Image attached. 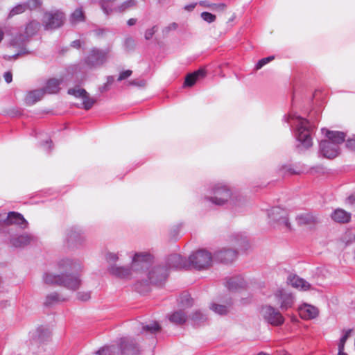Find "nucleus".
<instances>
[{
	"mask_svg": "<svg viewBox=\"0 0 355 355\" xmlns=\"http://www.w3.org/2000/svg\"><path fill=\"white\" fill-rule=\"evenodd\" d=\"M131 266H119L116 263L108 266V272L117 278L129 279L136 274L135 277L141 279L146 284H157L165 278L166 272L161 267L149 266L153 261V255L148 252H135L131 255Z\"/></svg>",
	"mask_w": 355,
	"mask_h": 355,
	"instance_id": "obj_1",
	"label": "nucleus"
},
{
	"mask_svg": "<svg viewBox=\"0 0 355 355\" xmlns=\"http://www.w3.org/2000/svg\"><path fill=\"white\" fill-rule=\"evenodd\" d=\"M283 121L293 128L294 136L298 142L297 147L301 150L308 149L313 145L314 125L307 119L295 113L284 116Z\"/></svg>",
	"mask_w": 355,
	"mask_h": 355,
	"instance_id": "obj_2",
	"label": "nucleus"
},
{
	"mask_svg": "<svg viewBox=\"0 0 355 355\" xmlns=\"http://www.w3.org/2000/svg\"><path fill=\"white\" fill-rule=\"evenodd\" d=\"M210 196L205 197V200L217 206H223L229 202L235 205H243V197L234 192L230 187L223 182H215L209 187Z\"/></svg>",
	"mask_w": 355,
	"mask_h": 355,
	"instance_id": "obj_3",
	"label": "nucleus"
},
{
	"mask_svg": "<svg viewBox=\"0 0 355 355\" xmlns=\"http://www.w3.org/2000/svg\"><path fill=\"white\" fill-rule=\"evenodd\" d=\"M322 132L326 139L320 143V152L322 155L328 159H333L340 153V144L345 140V134L340 131H331L325 128Z\"/></svg>",
	"mask_w": 355,
	"mask_h": 355,
	"instance_id": "obj_4",
	"label": "nucleus"
},
{
	"mask_svg": "<svg viewBox=\"0 0 355 355\" xmlns=\"http://www.w3.org/2000/svg\"><path fill=\"white\" fill-rule=\"evenodd\" d=\"M110 58V49H101L94 47L84 58V64L90 69L103 67Z\"/></svg>",
	"mask_w": 355,
	"mask_h": 355,
	"instance_id": "obj_5",
	"label": "nucleus"
},
{
	"mask_svg": "<svg viewBox=\"0 0 355 355\" xmlns=\"http://www.w3.org/2000/svg\"><path fill=\"white\" fill-rule=\"evenodd\" d=\"M189 268L198 270L206 269L211 265V254L205 250H199L192 253L189 259Z\"/></svg>",
	"mask_w": 355,
	"mask_h": 355,
	"instance_id": "obj_6",
	"label": "nucleus"
},
{
	"mask_svg": "<svg viewBox=\"0 0 355 355\" xmlns=\"http://www.w3.org/2000/svg\"><path fill=\"white\" fill-rule=\"evenodd\" d=\"M263 320L272 326H280L284 322V318L280 311L271 305H265L261 309Z\"/></svg>",
	"mask_w": 355,
	"mask_h": 355,
	"instance_id": "obj_7",
	"label": "nucleus"
},
{
	"mask_svg": "<svg viewBox=\"0 0 355 355\" xmlns=\"http://www.w3.org/2000/svg\"><path fill=\"white\" fill-rule=\"evenodd\" d=\"M64 14L59 10L47 12L43 17L45 30H53L60 27L64 22Z\"/></svg>",
	"mask_w": 355,
	"mask_h": 355,
	"instance_id": "obj_8",
	"label": "nucleus"
},
{
	"mask_svg": "<svg viewBox=\"0 0 355 355\" xmlns=\"http://www.w3.org/2000/svg\"><path fill=\"white\" fill-rule=\"evenodd\" d=\"M158 267H161L164 269V271L166 272V276L164 279L161 282H159L157 284L162 283L167 276V268H173V269H185L189 268V260L183 258L180 254H173L168 257L166 261V266H158ZM154 268H157V266H155Z\"/></svg>",
	"mask_w": 355,
	"mask_h": 355,
	"instance_id": "obj_9",
	"label": "nucleus"
},
{
	"mask_svg": "<svg viewBox=\"0 0 355 355\" xmlns=\"http://www.w3.org/2000/svg\"><path fill=\"white\" fill-rule=\"evenodd\" d=\"M40 28V24L38 21H30L26 26L25 35L22 34L17 35L12 40L11 44L15 46H23L28 40V37L36 34L39 31Z\"/></svg>",
	"mask_w": 355,
	"mask_h": 355,
	"instance_id": "obj_10",
	"label": "nucleus"
},
{
	"mask_svg": "<svg viewBox=\"0 0 355 355\" xmlns=\"http://www.w3.org/2000/svg\"><path fill=\"white\" fill-rule=\"evenodd\" d=\"M274 299L282 311L291 309L295 303V296L284 289H279L274 293Z\"/></svg>",
	"mask_w": 355,
	"mask_h": 355,
	"instance_id": "obj_11",
	"label": "nucleus"
},
{
	"mask_svg": "<svg viewBox=\"0 0 355 355\" xmlns=\"http://www.w3.org/2000/svg\"><path fill=\"white\" fill-rule=\"evenodd\" d=\"M268 218L270 223H278L279 225H284L287 229L291 230V224L288 222L287 211L279 207H275L268 211Z\"/></svg>",
	"mask_w": 355,
	"mask_h": 355,
	"instance_id": "obj_12",
	"label": "nucleus"
},
{
	"mask_svg": "<svg viewBox=\"0 0 355 355\" xmlns=\"http://www.w3.org/2000/svg\"><path fill=\"white\" fill-rule=\"evenodd\" d=\"M68 94L77 98H80L83 101V107L86 110H90L96 101V99L91 97L85 89L80 87L69 89Z\"/></svg>",
	"mask_w": 355,
	"mask_h": 355,
	"instance_id": "obj_13",
	"label": "nucleus"
},
{
	"mask_svg": "<svg viewBox=\"0 0 355 355\" xmlns=\"http://www.w3.org/2000/svg\"><path fill=\"white\" fill-rule=\"evenodd\" d=\"M58 268L64 272H82L83 270V263L79 259L63 258L58 261Z\"/></svg>",
	"mask_w": 355,
	"mask_h": 355,
	"instance_id": "obj_14",
	"label": "nucleus"
},
{
	"mask_svg": "<svg viewBox=\"0 0 355 355\" xmlns=\"http://www.w3.org/2000/svg\"><path fill=\"white\" fill-rule=\"evenodd\" d=\"M83 231L79 227L68 228L64 234V242L68 246L80 244L83 241Z\"/></svg>",
	"mask_w": 355,
	"mask_h": 355,
	"instance_id": "obj_15",
	"label": "nucleus"
},
{
	"mask_svg": "<svg viewBox=\"0 0 355 355\" xmlns=\"http://www.w3.org/2000/svg\"><path fill=\"white\" fill-rule=\"evenodd\" d=\"M51 332L45 327L40 326L29 333L31 341L34 345H39L47 341L50 338Z\"/></svg>",
	"mask_w": 355,
	"mask_h": 355,
	"instance_id": "obj_16",
	"label": "nucleus"
},
{
	"mask_svg": "<svg viewBox=\"0 0 355 355\" xmlns=\"http://www.w3.org/2000/svg\"><path fill=\"white\" fill-rule=\"evenodd\" d=\"M81 285V279L78 275H72L68 273H62L61 285L73 291L79 288Z\"/></svg>",
	"mask_w": 355,
	"mask_h": 355,
	"instance_id": "obj_17",
	"label": "nucleus"
},
{
	"mask_svg": "<svg viewBox=\"0 0 355 355\" xmlns=\"http://www.w3.org/2000/svg\"><path fill=\"white\" fill-rule=\"evenodd\" d=\"M35 241V237L30 234L24 233L13 236L10 239V243L15 248H24Z\"/></svg>",
	"mask_w": 355,
	"mask_h": 355,
	"instance_id": "obj_18",
	"label": "nucleus"
},
{
	"mask_svg": "<svg viewBox=\"0 0 355 355\" xmlns=\"http://www.w3.org/2000/svg\"><path fill=\"white\" fill-rule=\"evenodd\" d=\"M120 349L121 355H138L139 354V347L132 339L128 338L121 339Z\"/></svg>",
	"mask_w": 355,
	"mask_h": 355,
	"instance_id": "obj_19",
	"label": "nucleus"
},
{
	"mask_svg": "<svg viewBox=\"0 0 355 355\" xmlns=\"http://www.w3.org/2000/svg\"><path fill=\"white\" fill-rule=\"evenodd\" d=\"M298 313L302 319L311 320L318 315L319 311L315 306L304 303L298 307Z\"/></svg>",
	"mask_w": 355,
	"mask_h": 355,
	"instance_id": "obj_20",
	"label": "nucleus"
},
{
	"mask_svg": "<svg viewBox=\"0 0 355 355\" xmlns=\"http://www.w3.org/2000/svg\"><path fill=\"white\" fill-rule=\"evenodd\" d=\"M287 282L293 288L300 291H306L311 288V284L308 282L296 275H289L287 277Z\"/></svg>",
	"mask_w": 355,
	"mask_h": 355,
	"instance_id": "obj_21",
	"label": "nucleus"
},
{
	"mask_svg": "<svg viewBox=\"0 0 355 355\" xmlns=\"http://www.w3.org/2000/svg\"><path fill=\"white\" fill-rule=\"evenodd\" d=\"M4 220L8 225H17L21 229H26L28 227L27 220L17 212H10Z\"/></svg>",
	"mask_w": 355,
	"mask_h": 355,
	"instance_id": "obj_22",
	"label": "nucleus"
},
{
	"mask_svg": "<svg viewBox=\"0 0 355 355\" xmlns=\"http://www.w3.org/2000/svg\"><path fill=\"white\" fill-rule=\"evenodd\" d=\"M236 251L232 249L219 250L215 253V258L220 262L228 263L236 257Z\"/></svg>",
	"mask_w": 355,
	"mask_h": 355,
	"instance_id": "obj_23",
	"label": "nucleus"
},
{
	"mask_svg": "<svg viewBox=\"0 0 355 355\" xmlns=\"http://www.w3.org/2000/svg\"><path fill=\"white\" fill-rule=\"evenodd\" d=\"M44 95V91L42 89L29 91L24 98L25 103L28 105H32L40 101Z\"/></svg>",
	"mask_w": 355,
	"mask_h": 355,
	"instance_id": "obj_24",
	"label": "nucleus"
},
{
	"mask_svg": "<svg viewBox=\"0 0 355 355\" xmlns=\"http://www.w3.org/2000/svg\"><path fill=\"white\" fill-rule=\"evenodd\" d=\"M206 71L205 69H200L193 73L188 74L184 80V87H192L196 82L200 79L205 77Z\"/></svg>",
	"mask_w": 355,
	"mask_h": 355,
	"instance_id": "obj_25",
	"label": "nucleus"
},
{
	"mask_svg": "<svg viewBox=\"0 0 355 355\" xmlns=\"http://www.w3.org/2000/svg\"><path fill=\"white\" fill-rule=\"evenodd\" d=\"M42 279L46 284L60 286L62 282V273L55 274L52 272H45L43 274Z\"/></svg>",
	"mask_w": 355,
	"mask_h": 355,
	"instance_id": "obj_26",
	"label": "nucleus"
},
{
	"mask_svg": "<svg viewBox=\"0 0 355 355\" xmlns=\"http://www.w3.org/2000/svg\"><path fill=\"white\" fill-rule=\"evenodd\" d=\"M62 83V80L56 78H51L47 80L46 85L44 89V94L47 93L49 94H56L60 89V85Z\"/></svg>",
	"mask_w": 355,
	"mask_h": 355,
	"instance_id": "obj_27",
	"label": "nucleus"
},
{
	"mask_svg": "<svg viewBox=\"0 0 355 355\" xmlns=\"http://www.w3.org/2000/svg\"><path fill=\"white\" fill-rule=\"evenodd\" d=\"M331 218L338 223H347L351 218V214L344 209H337L331 215Z\"/></svg>",
	"mask_w": 355,
	"mask_h": 355,
	"instance_id": "obj_28",
	"label": "nucleus"
},
{
	"mask_svg": "<svg viewBox=\"0 0 355 355\" xmlns=\"http://www.w3.org/2000/svg\"><path fill=\"white\" fill-rule=\"evenodd\" d=\"M187 319L186 313L182 310L176 311L169 316V320L175 324H182Z\"/></svg>",
	"mask_w": 355,
	"mask_h": 355,
	"instance_id": "obj_29",
	"label": "nucleus"
},
{
	"mask_svg": "<svg viewBox=\"0 0 355 355\" xmlns=\"http://www.w3.org/2000/svg\"><path fill=\"white\" fill-rule=\"evenodd\" d=\"M161 329V327L156 321L150 322L148 324H142L141 333L148 334H155Z\"/></svg>",
	"mask_w": 355,
	"mask_h": 355,
	"instance_id": "obj_30",
	"label": "nucleus"
},
{
	"mask_svg": "<svg viewBox=\"0 0 355 355\" xmlns=\"http://www.w3.org/2000/svg\"><path fill=\"white\" fill-rule=\"evenodd\" d=\"M85 19L84 11L81 7L76 8L70 15V22L72 24L84 21Z\"/></svg>",
	"mask_w": 355,
	"mask_h": 355,
	"instance_id": "obj_31",
	"label": "nucleus"
},
{
	"mask_svg": "<svg viewBox=\"0 0 355 355\" xmlns=\"http://www.w3.org/2000/svg\"><path fill=\"white\" fill-rule=\"evenodd\" d=\"M245 286L244 279L241 277L230 278L227 282V286L229 290H236Z\"/></svg>",
	"mask_w": 355,
	"mask_h": 355,
	"instance_id": "obj_32",
	"label": "nucleus"
},
{
	"mask_svg": "<svg viewBox=\"0 0 355 355\" xmlns=\"http://www.w3.org/2000/svg\"><path fill=\"white\" fill-rule=\"evenodd\" d=\"M298 224L300 225H308L315 223V217L309 214V213H305L300 214L297 216L296 218Z\"/></svg>",
	"mask_w": 355,
	"mask_h": 355,
	"instance_id": "obj_33",
	"label": "nucleus"
},
{
	"mask_svg": "<svg viewBox=\"0 0 355 355\" xmlns=\"http://www.w3.org/2000/svg\"><path fill=\"white\" fill-rule=\"evenodd\" d=\"M190 319L193 324H200L207 320V315L199 310H196L190 315Z\"/></svg>",
	"mask_w": 355,
	"mask_h": 355,
	"instance_id": "obj_34",
	"label": "nucleus"
},
{
	"mask_svg": "<svg viewBox=\"0 0 355 355\" xmlns=\"http://www.w3.org/2000/svg\"><path fill=\"white\" fill-rule=\"evenodd\" d=\"M136 6L135 0H127L117 7H113L114 12H122Z\"/></svg>",
	"mask_w": 355,
	"mask_h": 355,
	"instance_id": "obj_35",
	"label": "nucleus"
},
{
	"mask_svg": "<svg viewBox=\"0 0 355 355\" xmlns=\"http://www.w3.org/2000/svg\"><path fill=\"white\" fill-rule=\"evenodd\" d=\"M210 309L215 313L223 315L227 313L229 307L226 305L218 304L212 303L210 305Z\"/></svg>",
	"mask_w": 355,
	"mask_h": 355,
	"instance_id": "obj_36",
	"label": "nucleus"
},
{
	"mask_svg": "<svg viewBox=\"0 0 355 355\" xmlns=\"http://www.w3.org/2000/svg\"><path fill=\"white\" fill-rule=\"evenodd\" d=\"M232 241L239 248L245 247L248 243L247 237L243 234H236L232 236Z\"/></svg>",
	"mask_w": 355,
	"mask_h": 355,
	"instance_id": "obj_37",
	"label": "nucleus"
},
{
	"mask_svg": "<svg viewBox=\"0 0 355 355\" xmlns=\"http://www.w3.org/2000/svg\"><path fill=\"white\" fill-rule=\"evenodd\" d=\"M65 298L60 296L58 293H52L46 296L45 304L51 305L53 303L64 301Z\"/></svg>",
	"mask_w": 355,
	"mask_h": 355,
	"instance_id": "obj_38",
	"label": "nucleus"
},
{
	"mask_svg": "<svg viewBox=\"0 0 355 355\" xmlns=\"http://www.w3.org/2000/svg\"><path fill=\"white\" fill-rule=\"evenodd\" d=\"M121 255V252H107L106 254L105 259L109 263V266H110V264L116 263V262L119 260V257Z\"/></svg>",
	"mask_w": 355,
	"mask_h": 355,
	"instance_id": "obj_39",
	"label": "nucleus"
},
{
	"mask_svg": "<svg viewBox=\"0 0 355 355\" xmlns=\"http://www.w3.org/2000/svg\"><path fill=\"white\" fill-rule=\"evenodd\" d=\"M98 355H116V347L113 345L105 346L96 352Z\"/></svg>",
	"mask_w": 355,
	"mask_h": 355,
	"instance_id": "obj_40",
	"label": "nucleus"
},
{
	"mask_svg": "<svg viewBox=\"0 0 355 355\" xmlns=\"http://www.w3.org/2000/svg\"><path fill=\"white\" fill-rule=\"evenodd\" d=\"M26 10V8L25 3L18 4L10 10V12L9 13V17H11L16 15L23 13Z\"/></svg>",
	"mask_w": 355,
	"mask_h": 355,
	"instance_id": "obj_41",
	"label": "nucleus"
},
{
	"mask_svg": "<svg viewBox=\"0 0 355 355\" xmlns=\"http://www.w3.org/2000/svg\"><path fill=\"white\" fill-rule=\"evenodd\" d=\"M274 59V56H268L264 58L261 59L256 64V69L259 70L262 68L264 65L269 63Z\"/></svg>",
	"mask_w": 355,
	"mask_h": 355,
	"instance_id": "obj_42",
	"label": "nucleus"
},
{
	"mask_svg": "<svg viewBox=\"0 0 355 355\" xmlns=\"http://www.w3.org/2000/svg\"><path fill=\"white\" fill-rule=\"evenodd\" d=\"M201 17L204 21L208 23H212L216 20V16L208 12H202L201 13Z\"/></svg>",
	"mask_w": 355,
	"mask_h": 355,
	"instance_id": "obj_43",
	"label": "nucleus"
},
{
	"mask_svg": "<svg viewBox=\"0 0 355 355\" xmlns=\"http://www.w3.org/2000/svg\"><path fill=\"white\" fill-rule=\"evenodd\" d=\"M26 5V10L27 9H35L41 5L40 0H28L27 2L24 3Z\"/></svg>",
	"mask_w": 355,
	"mask_h": 355,
	"instance_id": "obj_44",
	"label": "nucleus"
},
{
	"mask_svg": "<svg viewBox=\"0 0 355 355\" xmlns=\"http://www.w3.org/2000/svg\"><path fill=\"white\" fill-rule=\"evenodd\" d=\"M77 299L80 301H87L91 297V293L89 291H80L76 294Z\"/></svg>",
	"mask_w": 355,
	"mask_h": 355,
	"instance_id": "obj_45",
	"label": "nucleus"
},
{
	"mask_svg": "<svg viewBox=\"0 0 355 355\" xmlns=\"http://www.w3.org/2000/svg\"><path fill=\"white\" fill-rule=\"evenodd\" d=\"M281 172L283 174H294L297 173V172L292 168L291 165H284L280 168Z\"/></svg>",
	"mask_w": 355,
	"mask_h": 355,
	"instance_id": "obj_46",
	"label": "nucleus"
},
{
	"mask_svg": "<svg viewBox=\"0 0 355 355\" xmlns=\"http://www.w3.org/2000/svg\"><path fill=\"white\" fill-rule=\"evenodd\" d=\"M156 31H157L156 26L152 27L151 28L147 29L145 32V39L147 40L151 39Z\"/></svg>",
	"mask_w": 355,
	"mask_h": 355,
	"instance_id": "obj_47",
	"label": "nucleus"
},
{
	"mask_svg": "<svg viewBox=\"0 0 355 355\" xmlns=\"http://www.w3.org/2000/svg\"><path fill=\"white\" fill-rule=\"evenodd\" d=\"M346 146L352 150L355 151V135H354L352 138L347 139L346 141Z\"/></svg>",
	"mask_w": 355,
	"mask_h": 355,
	"instance_id": "obj_48",
	"label": "nucleus"
},
{
	"mask_svg": "<svg viewBox=\"0 0 355 355\" xmlns=\"http://www.w3.org/2000/svg\"><path fill=\"white\" fill-rule=\"evenodd\" d=\"M131 74H132L131 70H125V71H122L121 73H120V74L119 76L118 81H121V80L130 77L131 76Z\"/></svg>",
	"mask_w": 355,
	"mask_h": 355,
	"instance_id": "obj_49",
	"label": "nucleus"
},
{
	"mask_svg": "<svg viewBox=\"0 0 355 355\" xmlns=\"http://www.w3.org/2000/svg\"><path fill=\"white\" fill-rule=\"evenodd\" d=\"M178 28V24L175 22L170 24L163 29L164 34H168L171 31L175 30Z\"/></svg>",
	"mask_w": 355,
	"mask_h": 355,
	"instance_id": "obj_50",
	"label": "nucleus"
},
{
	"mask_svg": "<svg viewBox=\"0 0 355 355\" xmlns=\"http://www.w3.org/2000/svg\"><path fill=\"white\" fill-rule=\"evenodd\" d=\"M25 53H27V52L21 51L20 52H19L16 54H14L12 55H3V58L7 60H10L12 58L17 59L20 55L25 54Z\"/></svg>",
	"mask_w": 355,
	"mask_h": 355,
	"instance_id": "obj_51",
	"label": "nucleus"
},
{
	"mask_svg": "<svg viewBox=\"0 0 355 355\" xmlns=\"http://www.w3.org/2000/svg\"><path fill=\"white\" fill-rule=\"evenodd\" d=\"M3 78L7 83H10L12 81V74L10 71L4 73Z\"/></svg>",
	"mask_w": 355,
	"mask_h": 355,
	"instance_id": "obj_52",
	"label": "nucleus"
},
{
	"mask_svg": "<svg viewBox=\"0 0 355 355\" xmlns=\"http://www.w3.org/2000/svg\"><path fill=\"white\" fill-rule=\"evenodd\" d=\"M347 339H348V338L346 337V336H344L343 334L342 337L340 339V343L338 344V348H344L345 344Z\"/></svg>",
	"mask_w": 355,
	"mask_h": 355,
	"instance_id": "obj_53",
	"label": "nucleus"
},
{
	"mask_svg": "<svg viewBox=\"0 0 355 355\" xmlns=\"http://www.w3.org/2000/svg\"><path fill=\"white\" fill-rule=\"evenodd\" d=\"M130 84L132 85L143 87L146 85V83L144 80H140V81L132 80L131 82H130Z\"/></svg>",
	"mask_w": 355,
	"mask_h": 355,
	"instance_id": "obj_54",
	"label": "nucleus"
},
{
	"mask_svg": "<svg viewBox=\"0 0 355 355\" xmlns=\"http://www.w3.org/2000/svg\"><path fill=\"white\" fill-rule=\"evenodd\" d=\"M225 7V5L223 3H219V4H211V8L212 9H218V10H223Z\"/></svg>",
	"mask_w": 355,
	"mask_h": 355,
	"instance_id": "obj_55",
	"label": "nucleus"
},
{
	"mask_svg": "<svg viewBox=\"0 0 355 355\" xmlns=\"http://www.w3.org/2000/svg\"><path fill=\"white\" fill-rule=\"evenodd\" d=\"M114 80V76H107V81L105 83V86L111 85L113 83Z\"/></svg>",
	"mask_w": 355,
	"mask_h": 355,
	"instance_id": "obj_56",
	"label": "nucleus"
},
{
	"mask_svg": "<svg viewBox=\"0 0 355 355\" xmlns=\"http://www.w3.org/2000/svg\"><path fill=\"white\" fill-rule=\"evenodd\" d=\"M196 6V3H191V4L187 5L184 6V10H186L187 11H191L195 8Z\"/></svg>",
	"mask_w": 355,
	"mask_h": 355,
	"instance_id": "obj_57",
	"label": "nucleus"
},
{
	"mask_svg": "<svg viewBox=\"0 0 355 355\" xmlns=\"http://www.w3.org/2000/svg\"><path fill=\"white\" fill-rule=\"evenodd\" d=\"M71 46L74 48L79 49L81 46L80 40H75L71 42Z\"/></svg>",
	"mask_w": 355,
	"mask_h": 355,
	"instance_id": "obj_58",
	"label": "nucleus"
},
{
	"mask_svg": "<svg viewBox=\"0 0 355 355\" xmlns=\"http://www.w3.org/2000/svg\"><path fill=\"white\" fill-rule=\"evenodd\" d=\"M352 331H353L352 329H348L346 330H343V334L344 336H346V337L349 338L351 336Z\"/></svg>",
	"mask_w": 355,
	"mask_h": 355,
	"instance_id": "obj_59",
	"label": "nucleus"
},
{
	"mask_svg": "<svg viewBox=\"0 0 355 355\" xmlns=\"http://www.w3.org/2000/svg\"><path fill=\"white\" fill-rule=\"evenodd\" d=\"M347 200L351 204H355V193L349 196L347 198Z\"/></svg>",
	"mask_w": 355,
	"mask_h": 355,
	"instance_id": "obj_60",
	"label": "nucleus"
},
{
	"mask_svg": "<svg viewBox=\"0 0 355 355\" xmlns=\"http://www.w3.org/2000/svg\"><path fill=\"white\" fill-rule=\"evenodd\" d=\"M136 22H137V19H136L131 18V19L128 20L127 24H128V26H131L135 25L136 24Z\"/></svg>",
	"mask_w": 355,
	"mask_h": 355,
	"instance_id": "obj_61",
	"label": "nucleus"
},
{
	"mask_svg": "<svg viewBox=\"0 0 355 355\" xmlns=\"http://www.w3.org/2000/svg\"><path fill=\"white\" fill-rule=\"evenodd\" d=\"M200 6H202L204 7H208V8H211V4H209L208 3L207 1H202L200 2Z\"/></svg>",
	"mask_w": 355,
	"mask_h": 355,
	"instance_id": "obj_62",
	"label": "nucleus"
},
{
	"mask_svg": "<svg viewBox=\"0 0 355 355\" xmlns=\"http://www.w3.org/2000/svg\"><path fill=\"white\" fill-rule=\"evenodd\" d=\"M133 44H134V40L132 38L129 37L125 40V45L126 46L132 45Z\"/></svg>",
	"mask_w": 355,
	"mask_h": 355,
	"instance_id": "obj_63",
	"label": "nucleus"
},
{
	"mask_svg": "<svg viewBox=\"0 0 355 355\" xmlns=\"http://www.w3.org/2000/svg\"><path fill=\"white\" fill-rule=\"evenodd\" d=\"M43 145H44H44H46V149H47V150H50V149H51V140H49H49H46V141H45V143H44V144H43Z\"/></svg>",
	"mask_w": 355,
	"mask_h": 355,
	"instance_id": "obj_64",
	"label": "nucleus"
}]
</instances>
